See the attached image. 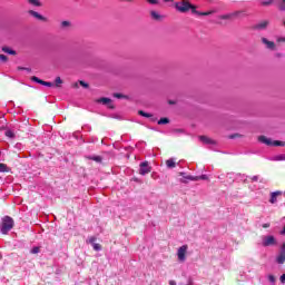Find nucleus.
<instances>
[{
    "mask_svg": "<svg viewBox=\"0 0 285 285\" xmlns=\"http://www.w3.org/2000/svg\"><path fill=\"white\" fill-rule=\"evenodd\" d=\"M278 43H285V37L277 38Z\"/></svg>",
    "mask_w": 285,
    "mask_h": 285,
    "instance_id": "42",
    "label": "nucleus"
},
{
    "mask_svg": "<svg viewBox=\"0 0 285 285\" xmlns=\"http://www.w3.org/2000/svg\"><path fill=\"white\" fill-rule=\"evenodd\" d=\"M2 52H6L7 55H12L13 57L17 55V51L9 47H2Z\"/></svg>",
    "mask_w": 285,
    "mask_h": 285,
    "instance_id": "17",
    "label": "nucleus"
},
{
    "mask_svg": "<svg viewBox=\"0 0 285 285\" xmlns=\"http://www.w3.org/2000/svg\"><path fill=\"white\" fill-rule=\"evenodd\" d=\"M31 6H36L37 8H41V1L39 0H27Z\"/></svg>",
    "mask_w": 285,
    "mask_h": 285,
    "instance_id": "24",
    "label": "nucleus"
},
{
    "mask_svg": "<svg viewBox=\"0 0 285 285\" xmlns=\"http://www.w3.org/2000/svg\"><path fill=\"white\" fill-rule=\"evenodd\" d=\"M277 57H282V53H277Z\"/></svg>",
    "mask_w": 285,
    "mask_h": 285,
    "instance_id": "56",
    "label": "nucleus"
},
{
    "mask_svg": "<svg viewBox=\"0 0 285 285\" xmlns=\"http://www.w3.org/2000/svg\"><path fill=\"white\" fill-rule=\"evenodd\" d=\"M169 285H177V282H175V281H169Z\"/></svg>",
    "mask_w": 285,
    "mask_h": 285,
    "instance_id": "50",
    "label": "nucleus"
},
{
    "mask_svg": "<svg viewBox=\"0 0 285 285\" xmlns=\"http://www.w3.org/2000/svg\"><path fill=\"white\" fill-rule=\"evenodd\" d=\"M281 253H285V242L282 245Z\"/></svg>",
    "mask_w": 285,
    "mask_h": 285,
    "instance_id": "48",
    "label": "nucleus"
},
{
    "mask_svg": "<svg viewBox=\"0 0 285 285\" xmlns=\"http://www.w3.org/2000/svg\"><path fill=\"white\" fill-rule=\"evenodd\" d=\"M165 1V3H168V1H170V0H164Z\"/></svg>",
    "mask_w": 285,
    "mask_h": 285,
    "instance_id": "54",
    "label": "nucleus"
},
{
    "mask_svg": "<svg viewBox=\"0 0 285 285\" xmlns=\"http://www.w3.org/2000/svg\"><path fill=\"white\" fill-rule=\"evenodd\" d=\"M263 228H271V223L263 224Z\"/></svg>",
    "mask_w": 285,
    "mask_h": 285,
    "instance_id": "43",
    "label": "nucleus"
},
{
    "mask_svg": "<svg viewBox=\"0 0 285 285\" xmlns=\"http://www.w3.org/2000/svg\"><path fill=\"white\" fill-rule=\"evenodd\" d=\"M4 135H6V137H9L10 139H13V137H14V132L12 130H7L4 132Z\"/></svg>",
    "mask_w": 285,
    "mask_h": 285,
    "instance_id": "29",
    "label": "nucleus"
},
{
    "mask_svg": "<svg viewBox=\"0 0 285 285\" xmlns=\"http://www.w3.org/2000/svg\"><path fill=\"white\" fill-rule=\"evenodd\" d=\"M277 264H284L285 262V253L281 252L279 255L276 258Z\"/></svg>",
    "mask_w": 285,
    "mask_h": 285,
    "instance_id": "20",
    "label": "nucleus"
},
{
    "mask_svg": "<svg viewBox=\"0 0 285 285\" xmlns=\"http://www.w3.org/2000/svg\"><path fill=\"white\" fill-rule=\"evenodd\" d=\"M281 283H282V284H285V274H283V275L281 276Z\"/></svg>",
    "mask_w": 285,
    "mask_h": 285,
    "instance_id": "44",
    "label": "nucleus"
},
{
    "mask_svg": "<svg viewBox=\"0 0 285 285\" xmlns=\"http://www.w3.org/2000/svg\"><path fill=\"white\" fill-rule=\"evenodd\" d=\"M138 115H140V117H146L147 119H150V121H153V122L157 121V117H155L153 114H148L144 110H139Z\"/></svg>",
    "mask_w": 285,
    "mask_h": 285,
    "instance_id": "13",
    "label": "nucleus"
},
{
    "mask_svg": "<svg viewBox=\"0 0 285 285\" xmlns=\"http://www.w3.org/2000/svg\"><path fill=\"white\" fill-rule=\"evenodd\" d=\"M180 181H181L183 184H186V180H184V179H180Z\"/></svg>",
    "mask_w": 285,
    "mask_h": 285,
    "instance_id": "51",
    "label": "nucleus"
},
{
    "mask_svg": "<svg viewBox=\"0 0 285 285\" xmlns=\"http://www.w3.org/2000/svg\"><path fill=\"white\" fill-rule=\"evenodd\" d=\"M13 228H14V219L10 216L2 217L1 224H0V233L2 235H8V233H10V230Z\"/></svg>",
    "mask_w": 285,
    "mask_h": 285,
    "instance_id": "1",
    "label": "nucleus"
},
{
    "mask_svg": "<svg viewBox=\"0 0 285 285\" xmlns=\"http://www.w3.org/2000/svg\"><path fill=\"white\" fill-rule=\"evenodd\" d=\"M96 101L97 104H102L104 106H108L110 110H115V105H112V99L110 98L102 97L97 99Z\"/></svg>",
    "mask_w": 285,
    "mask_h": 285,
    "instance_id": "4",
    "label": "nucleus"
},
{
    "mask_svg": "<svg viewBox=\"0 0 285 285\" xmlns=\"http://www.w3.org/2000/svg\"><path fill=\"white\" fill-rule=\"evenodd\" d=\"M12 169L8 165L0 163V173H11Z\"/></svg>",
    "mask_w": 285,
    "mask_h": 285,
    "instance_id": "16",
    "label": "nucleus"
},
{
    "mask_svg": "<svg viewBox=\"0 0 285 285\" xmlns=\"http://www.w3.org/2000/svg\"><path fill=\"white\" fill-rule=\"evenodd\" d=\"M31 81H36V83H40V86H47V88H52V86H55V83L39 79L37 76H32Z\"/></svg>",
    "mask_w": 285,
    "mask_h": 285,
    "instance_id": "8",
    "label": "nucleus"
},
{
    "mask_svg": "<svg viewBox=\"0 0 285 285\" xmlns=\"http://www.w3.org/2000/svg\"><path fill=\"white\" fill-rule=\"evenodd\" d=\"M188 250V245H183L181 247L178 248L177 255L179 262H186V253Z\"/></svg>",
    "mask_w": 285,
    "mask_h": 285,
    "instance_id": "5",
    "label": "nucleus"
},
{
    "mask_svg": "<svg viewBox=\"0 0 285 285\" xmlns=\"http://www.w3.org/2000/svg\"><path fill=\"white\" fill-rule=\"evenodd\" d=\"M283 26L285 27V19L283 20Z\"/></svg>",
    "mask_w": 285,
    "mask_h": 285,
    "instance_id": "55",
    "label": "nucleus"
},
{
    "mask_svg": "<svg viewBox=\"0 0 285 285\" xmlns=\"http://www.w3.org/2000/svg\"><path fill=\"white\" fill-rule=\"evenodd\" d=\"M277 240H275V236H265L263 239V246H275Z\"/></svg>",
    "mask_w": 285,
    "mask_h": 285,
    "instance_id": "9",
    "label": "nucleus"
},
{
    "mask_svg": "<svg viewBox=\"0 0 285 285\" xmlns=\"http://www.w3.org/2000/svg\"><path fill=\"white\" fill-rule=\"evenodd\" d=\"M271 26V20H262L253 26V30H266Z\"/></svg>",
    "mask_w": 285,
    "mask_h": 285,
    "instance_id": "6",
    "label": "nucleus"
},
{
    "mask_svg": "<svg viewBox=\"0 0 285 285\" xmlns=\"http://www.w3.org/2000/svg\"><path fill=\"white\" fill-rule=\"evenodd\" d=\"M272 146H285V142L279 141V140H275V141H272Z\"/></svg>",
    "mask_w": 285,
    "mask_h": 285,
    "instance_id": "30",
    "label": "nucleus"
},
{
    "mask_svg": "<svg viewBox=\"0 0 285 285\" xmlns=\"http://www.w3.org/2000/svg\"><path fill=\"white\" fill-rule=\"evenodd\" d=\"M114 97H116V99H124V95L121 94H114Z\"/></svg>",
    "mask_w": 285,
    "mask_h": 285,
    "instance_id": "40",
    "label": "nucleus"
},
{
    "mask_svg": "<svg viewBox=\"0 0 285 285\" xmlns=\"http://www.w3.org/2000/svg\"><path fill=\"white\" fill-rule=\"evenodd\" d=\"M258 141H261V144H265L266 146H273V140L266 136H259Z\"/></svg>",
    "mask_w": 285,
    "mask_h": 285,
    "instance_id": "15",
    "label": "nucleus"
},
{
    "mask_svg": "<svg viewBox=\"0 0 285 285\" xmlns=\"http://www.w3.org/2000/svg\"><path fill=\"white\" fill-rule=\"evenodd\" d=\"M0 61H2L3 63H6V61H8V56H6V55H0Z\"/></svg>",
    "mask_w": 285,
    "mask_h": 285,
    "instance_id": "34",
    "label": "nucleus"
},
{
    "mask_svg": "<svg viewBox=\"0 0 285 285\" xmlns=\"http://www.w3.org/2000/svg\"><path fill=\"white\" fill-rule=\"evenodd\" d=\"M267 279H268V282H271V284H275V282H277V278H276L275 275H273V274H269V275L267 276Z\"/></svg>",
    "mask_w": 285,
    "mask_h": 285,
    "instance_id": "28",
    "label": "nucleus"
},
{
    "mask_svg": "<svg viewBox=\"0 0 285 285\" xmlns=\"http://www.w3.org/2000/svg\"><path fill=\"white\" fill-rule=\"evenodd\" d=\"M68 26H70V22H69V21H62V22H61V27H62V28H68Z\"/></svg>",
    "mask_w": 285,
    "mask_h": 285,
    "instance_id": "38",
    "label": "nucleus"
},
{
    "mask_svg": "<svg viewBox=\"0 0 285 285\" xmlns=\"http://www.w3.org/2000/svg\"><path fill=\"white\" fill-rule=\"evenodd\" d=\"M150 14L155 21H161V14H159L157 11H151Z\"/></svg>",
    "mask_w": 285,
    "mask_h": 285,
    "instance_id": "22",
    "label": "nucleus"
},
{
    "mask_svg": "<svg viewBox=\"0 0 285 285\" xmlns=\"http://www.w3.org/2000/svg\"><path fill=\"white\" fill-rule=\"evenodd\" d=\"M277 10H279V12H285V0H281L277 4H276Z\"/></svg>",
    "mask_w": 285,
    "mask_h": 285,
    "instance_id": "18",
    "label": "nucleus"
},
{
    "mask_svg": "<svg viewBox=\"0 0 285 285\" xmlns=\"http://www.w3.org/2000/svg\"><path fill=\"white\" fill-rule=\"evenodd\" d=\"M95 242H97V237H95V236H91L90 238H89V244H95Z\"/></svg>",
    "mask_w": 285,
    "mask_h": 285,
    "instance_id": "39",
    "label": "nucleus"
},
{
    "mask_svg": "<svg viewBox=\"0 0 285 285\" xmlns=\"http://www.w3.org/2000/svg\"><path fill=\"white\" fill-rule=\"evenodd\" d=\"M198 139L203 144H206V145H209V146H215V144H217V141H215L214 139H212L208 136H199Z\"/></svg>",
    "mask_w": 285,
    "mask_h": 285,
    "instance_id": "10",
    "label": "nucleus"
},
{
    "mask_svg": "<svg viewBox=\"0 0 285 285\" xmlns=\"http://www.w3.org/2000/svg\"><path fill=\"white\" fill-rule=\"evenodd\" d=\"M1 257H2V256H1V254H0V259H1Z\"/></svg>",
    "mask_w": 285,
    "mask_h": 285,
    "instance_id": "57",
    "label": "nucleus"
},
{
    "mask_svg": "<svg viewBox=\"0 0 285 285\" xmlns=\"http://www.w3.org/2000/svg\"><path fill=\"white\" fill-rule=\"evenodd\" d=\"M167 124H170L169 118L164 117L158 120V126H166Z\"/></svg>",
    "mask_w": 285,
    "mask_h": 285,
    "instance_id": "21",
    "label": "nucleus"
},
{
    "mask_svg": "<svg viewBox=\"0 0 285 285\" xmlns=\"http://www.w3.org/2000/svg\"><path fill=\"white\" fill-rule=\"evenodd\" d=\"M151 170L153 167L148 165V161H144L140 164L139 175H148Z\"/></svg>",
    "mask_w": 285,
    "mask_h": 285,
    "instance_id": "7",
    "label": "nucleus"
},
{
    "mask_svg": "<svg viewBox=\"0 0 285 285\" xmlns=\"http://www.w3.org/2000/svg\"><path fill=\"white\" fill-rule=\"evenodd\" d=\"M41 249L39 248V247H33L32 249H31V254L32 255H37V253H39Z\"/></svg>",
    "mask_w": 285,
    "mask_h": 285,
    "instance_id": "36",
    "label": "nucleus"
},
{
    "mask_svg": "<svg viewBox=\"0 0 285 285\" xmlns=\"http://www.w3.org/2000/svg\"><path fill=\"white\" fill-rule=\"evenodd\" d=\"M148 3H151L153 6H157V3H159V1L157 0H147Z\"/></svg>",
    "mask_w": 285,
    "mask_h": 285,
    "instance_id": "41",
    "label": "nucleus"
},
{
    "mask_svg": "<svg viewBox=\"0 0 285 285\" xmlns=\"http://www.w3.org/2000/svg\"><path fill=\"white\" fill-rule=\"evenodd\" d=\"M61 83H63V80L61 79V77H56L55 79L56 88H61Z\"/></svg>",
    "mask_w": 285,
    "mask_h": 285,
    "instance_id": "25",
    "label": "nucleus"
},
{
    "mask_svg": "<svg viewBox=\"0 0 285 285\" xmlns=\"http://www.w3.org/2000/svg\"><path fill=\"white\" fill-rule=\"evenodd\" d=\"M71 88H79V82H75L73 85H71Z\"/></svg>",
    "mask_w": 285,
    "mask_h": 285,
    "instance_id": "45",
    "label": "nucleus"
},
{
    "mask_svg": "<svg viewBox=\"0 0 285 285\" xmlns=\"http://www.w3.org/2000/svg\"><path fill=\"white\" fill-rule=\"evenodd\" d=\"M120 1H127V2H130V1H132V0H120Z\"/></svg>",
    "mask_w": 285,
    "mask_h": 285,
    "instance_id": "52",
    "label": "nucleus"
},
{
    "mask_svg": "<svg viewBox=\"0 0 285 285\" xmlns=\"http://www.w3.org/2000/svg\"><path fill=\"white\" fill-rule=\"evenodd\" d=\"M236 137H239V134L232 135L229 139H235Z\"/></svg>",
    "mask_w": 285,
    "mask_h": 285,
    "instance_id": "47",
    "label": "nucleus"
},
{
    "mask_svg": "<svg viewBox=\"0 0 285 285\" xmlns=\"http://www.w3.org/2000/svg\"><path fill=\"white\" fill-rule=\"evenodd\" d=\"M194 14H198V17H208V14H213V11H207V12H199L196 10Z\"/></svg>",
    "mask_w": 285,
    "mask_h": 285,
    "instance_id": "26",
    "label": "nucleus"
},
{
    "mask_svg": "<svg viewBox=\"0 0 285 285\" xmlns=\"http://www.w3.org/2000/svg\"><path fill=\"white\" fill-rule=\"evenodd\" d=\"M185 179H188L189 181H197V176H184Z\"/></svg>",
    "mask_w": 285,
    "mask_h": 285,
    "instance_id": "32",
    "label": "nucleus"
},
{
    "mask_svg": "<svg viewBox=\"0 0 285 285\" xmlns=\"http://www.w3.org/2000/svg\"><path fill=\"white\" fill-rule=\"evenodd\" d=\"M196 179H197V181H199V179L206 180V179H208V176H206V175L196 176Z\"/></svg>",
    "mask_w": 285,
    "mask_h": 285,
    "instance_id": "35",
    "label": "nucleus"
},
{
    "mask_svg": "<svg viewBox=\"0 0 285 285\" xmlns=\"http://www.w3.org/2000/svg\"><path fill=\"white\" fill-rule=\"evenodd\" d=\"M273 0L263 1L262 6H272Z\"/></svg>",
    "mask_w": 285,
    "mask_h": 285,
    "instance_id": "37",
    "label": "nucleus"
},
{
    "mask_svg": "<svg viewBox=\"0 0 285 285\" xmlns=\"http://www.w3.org/2000/svg\"><path fill=\"white\" fill-rule=\"evenodd\" d=\"M29 14L31 17H35V19H38V21H48V18L41 16L39 12L35 11V10H29Z\"/></svg>",
    "mask_w": 285,
    "mask_h": 285,
    "instance_id": "12",
    "label": "nucleus"
},
{
    "mask_svg": "<svg viewBox=\"0 0 285 285\" xmlns=\"http://www.w3.org/2000/svg\"><path fill=\"white\" fill-rule=\"evenodd\" d=\"M169 106H175L177 104L175 100H168Z\"/></svg>",
    "mask_w": 285,
    "mask_h": 285,
    "instance_id": "46",
    "label": "nucleus"
},
{
    "mask_svg": "<svg viewBox=\"0 0 285 285\" xmlns=\"http://www.w3.org/2000/svg\"><path fill=\"white\" fill-rule=\"evenodd\" d=\"M246 11L239 10L232 13L223 14L219 17V19L233 21V19H240V17H244Z\"/></svg>",
    "mask_w": 285,
    "mask_h": 285,
    "instance_id": "3",
    "label": "nucleus"
},
{
    "mask_svg": "<svg viewBox=\"0 0 285 285\" xmlns=\"http://www.w3.org/2000/svg\"><path fill=\"white\" fill-rule=\"evenodd\" d=\"M278 197H282V191H279V190L274 191V193L271 194V199H269V202H271L272 204H277V198H278Z\"/></svg>",
    "mask_w": 285,
    "mask_h": 285,
    "instance_id": "14",
    "label": "nucleus"
},
{
    "mask_svg": "<svg viewBox=\"0 0 285 285\" xmlns=\"http://www.w3.org/2000/svg\"><path fill=\"white\" fill-rule=\"evenodd\" d=\"M92 248H94V250H101V244H99V243H94V244H92Z\"/></svg>",
    "mask_w": 285,
    "mask_h": 285,
    "instance_id": "31",
    "label": "nucleus"
},
{
    "mask_svg": "<svg viewBox=\"0 0 285 285\" xmlns=\"http://www.w3.org/2000/svg\"><path fill=\"white\" fill-rule=\"evenodd\" d=\"M261 41L262 43H264V46H266L267 50H276V46L274 41H271L266 38H262Z\"/></svg>",
    "mask_w": 285,
    "mask_h": 285,
    "instance_id": "11",
    "label": "nucleus"
},
{
    "mask_svg": "<svg viewBox=\"0 0 285 285\" xmlns=\"http://www.w3.org/2000/svg\"><path fill=\"white\" fill-rule=\"evenodd\" d=\"M87 158L90 159L91 161H96L97 164H101V161L104 160L101 156H88Z\"/></svg>",
    "mask_w": 285,
    "mask_h": 285,
    "instance_id": "19",
    "label": "nucleus"
},
{
    "mask_svg": "<svg viewBox=\"0 0 285 285\" xmlns=\"http://www.w3.org/2000/svg\"><path fill=\"white\" fill-rule=\"evenodd\" d=\"M167 168H175L177 164H175V160L173 158L166 160Z\"/></svg>",
    "mask_w": 285,
    "mask_h": 285,
    "instance_id": "23",
    "label": "nucleus"
},
{
    "mask_svg": "<svg viewBox=\"0 0 285 285\" xmlns=\"http://www.w3.org/2000/svg\"><path fill=\"white\" fill-rule=\"evenodd\" d=\"M176 9L178 12H188V10H191L193 14L194 12H197V7L193 6L188 0H183L181 2L176 3Z\"/></svg>",
    "mask_w": 285,
    "mask_h": 285,
    "instance_id": "2",
    "label": "nucleus"
},
{
    "mask_svg": "<svg viewBox=\"0 0 285 285\" xmlns=\"http://www.w3.org/2000/svg\"><path fill=\"white\" fill-rule=\"evenodd\" d=\"M274 161H285V155L281 154L274 157Z\"/></svg>",
    "mask_w": 285,
    "mask_h": 285,
    "instance_id": "27",
    "label": "nucleus"
},
{
    "mask_svg": "<svg viewBox=\"0 0 285 285\" xmlns=\"http://www.w3.org/2000/svg\"><path fill=\"white\" fill-rule=\"evenodd\" d=\"M79 85L82 87V88H90V85H88V82L83 81V80H80L79 81Z\"/></svg>",
    "mask_w": 285,
    "mask_h": 285,
    "instance_id": "33",
    "label": "nucleus"
},
{
    "mask_svg": "<svg viewBox=\"0 0 285 285\" xmlns=\"http://www.w3.org/2000/svg\"><path fill=\"white\" fill-rule=\"evenodd\" d=\"M179 175H180V177H184L185 174H184V173H180Z\"/></svg>",
    "mask_w": 285,
    "mask_h": 285,
    "instance_id": "53",
    "label": "nucleus"
},
{
    "mask_svg": "<svg viewBox=\"0 0 285 285\" xmlns=\"http://www.w3.org/2000/svg\"><path fill=\"white\" fill-rule=\"evenodd\" d=\"M174 132H184V129H174Z\"/></svg>",
    "mask_w": 285,
    "mask_h": 285,
    "instance_id": "49",
    "label": "nucleus"
}]
</instances>
